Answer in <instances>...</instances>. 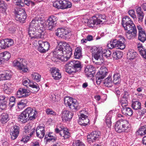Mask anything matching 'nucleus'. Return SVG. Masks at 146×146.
<instances>
[{
  "label": "nucleus",
  "mask_w": 146,
  "mask_h": 146,
  "mask_svg": "<svg viewBox=\"0 0 146 146\" xmlns=\"http://www.w3.org/2000/svg\"><path fill=\"white\" fill-rule=\"evenodd\" d=\"M37 114V112L35 109L28 107L19 115L18 119L19 121L25 123L29 120L35 119Z\"/></svg>",
  "instance_id": "1"
},
{
  "label": "nucleus",
  "mask_w": 146,
  "mask_h": 146,
  "mask_svg": "<svg viewBox=\"0 0 146 146\" xmlns=\"http://www.w3.org/2000/svg\"><path fill=\"white\" fill-rule=\"evenodd\" d=\"M63 44L62 42H58V44L55 48V64H60L62 62L67 60V58L62 55L63 53Z\"/></svg>",
  "instance_id": "2"
},
{
  "label": "nucleus",
  "mask_w": 146,
  "mask_h": 146,
  "mask_svg": "<svg viewBox=\"0 0 146 146\" xmlns=\"http://www.w3.org/2000/svg\"><path fill=\"white\" fill-rule=\"evenodd\" d=\"M130 125L127 121L120 119L116 123L115 128L117 132L120 133L124 131L127 132L130 130Z\"/></svg>",
  "instance_id": "3"
},
{
  "label": "nucleus",
  "mask_w": 146,
  "mask_h": 146,
  "mask_svg": "<svg viewBox=\"0 0 146 146\" xmlns=\"http://www.w3.org/2000/svg\"><path fill=\"white\" fill-rule=\"evenodd\" d=\"M122 24L124 29L127 30L129 33L133 32V34L137 33L136 27L133 24V22L128 16H125L122 20Z\"/></svg>",
  "instance_id": "4"
},
{
  "label": "nucleus",
  "mask_w": 146,
  "mask_h": 146,
  "mask_svg": "<svg viewBox=\"0 0 146 146\" xmlns=\"http://www.w3.org/2000/svg\"><path fill=\"white\" fill-rule=\"evenodd\" d=\"M106 21L104 15H100L96 17H93L92 19L89 20L87 24L89 27H93L100 24H102Z\"/></svg>",
  "instance_id": "5"
},
{
  "label": "nucleus",
  "mask_w": 146,
  "mask_h": 146,
  "mask_svg": "<svg viewBox=\"0 0 146 146\" xmlns=\"http://www.w3.org/2000/svg\"><path fill=\"white\" fill-rule=\"evenodd\" d=\"M125 41V39L123 37H121L118 40H113L112 42L108 44V46L110 47V48L111 49L116 48L117 49H123L125 47L124 44Z\"/></svg>",
  "instance_id": "6"
},
{
  "label": "nucleus",
  "mask_w": 146,
  "mask_h": 146,
  "mask_svg": "<svg viewBox=\"0 0 146 146\" xmlns=\"http://www.w3.org/2000/svg\"><path fill=\"white\" fill-rule=\"evenodd\" d=\"M13 63L14 66L24 72H27L28 70L27 62L25 59L19 58L17 60H14Z\"/></svg>",
  "instance_id": "7"
},
{
  "label": "nucleus",
  "mask_w": 146,
  "mask_h": 146,
  "mask_svg": "<svg viewBox=\"0 0 146 146\" xmlns=\"http://www.w3.org/2000/svg\"><path fill=\"white\" fill-rule=\"evenodd\" d=\"M28 33L31 38L39 39L43 37L44 33L41 30L36 29L35 28L30 27L29 28Z\"/></svg>",
  "instance_id": "8"
},
{
  "label": "nucleus",
  "mask_w": 146,
  "mask_h": 146,
  "mask_svg": "<svg viewBox=\"0 0 146 146\" xmlns=\"http://www.w3.org/2000/svg\"><path fill=\"white\" fill-rule=\"evenodd\" d=\"M64 103L67 106L69 107L72 110H77L78 106V104L76 100L71 97H66L64 99Z\"/></svg>",
  "instance_id": "9"
},
{
  "label": "nucleus",
  "mask_w": 146,
  "mask_h": 146,
  "mask_svg": "<svg viewBox=\"0 0 146 146\" xmlns=\"http://www.w3.org/2000/svg\"><path fill=\"white\" fill-rule=\"evenodd\" d=\"M91 50L94 58L96 60L99 61V63H103L104 61V58H103L102 52L100 51L99 49L95 46L92 48Z\"/></svg>",
  "instance_id": "10"
},
{
  "label": "nucleus",
  "mask_w": 146,
  "mask_h": 146,
  "mask_svg": "<svg viewBox=\"0 0 146 146\" xmlns=\"http://www.w3.org/2000/svg\"><path fill=\"white\" fill-rule=\"evenodd\" d=\"M15 14L16 20L20 22H24L26 18L25 11L24 10L20 9L19 10H15Z\"/></svg>",
  "instance_id": "11"
},
{
  "label": "nucleus",
  "mask_w": 146,
  "mask_h": 146,
  "mask_svg": "<svg viewBox=\"0 0 146 146\" xmlns=\"http://www.w3.org/2000/svg\"><path fill=\"white\" fill-rule=\"evenodd\" d=\"M23 84L27 87H28L29 86L31 87L32 88L31 90L33 93L37 92L39 90L38 85L36 83H32L28 79L24 80L23 82Z\"/></svg>",
  "instance_id": "12"
},
{
  "label": "nucleus",
  "mask_w": 146,
  "mask_h": 146,
  "mask_svg": "<svg viewBox=\"0 0 146 146\" xmlns=\"http://www.w3.org/2000/svg\"><path fill=\"white\" fill-rule=\"evenodd\" d=\"M55 133H59L61 136H63L64 138H68L70 136V133L64 129V127L61 124L57 126L55 129Z\"/></svg>",
  "instance_id": "13"
},
{
  "label": "nucleus",
  "mask_w": 146,
  "mask_h": 146,
  "mask_svg": "<svg viewBox=\"0 0 146 146\" xmlns=\"http://www.w3.org/2000/svg\"><path fill=\"white\" fill-rule=\"evenodd\" d=\"M101 134L99 131H93L90 134L87 136V140L90 143L91 142H93L96 140H98L100 137Z\"/></svg>",
  "instance_id": "14"
},
{
  "label": "nucleus",
  "mask_w": 146,
  "mask_h": 146,
  "mask_svg": "<svg viewBox=\"0 0 146 146\" xmlns=\"http://www.w3.org/2000/svg\"><path fill=\"white\" fill-rule=\"evenodd\" d=\"M108 70L105 67L101 69L100 71L96 75V82L97 84H100L101 80L103 79L107 74Z\"/></svg>",
  "instance_id": "15"
},
{
  "label": "nucleus",
  "mask_w": 146,
  "mask_h": 146,
  "mask_svg": "<svg viewBox=\"0 0 146 146\" xmlns=\"http://www.w3.org/2000/svg\"><path fill=\"white\" fill-rule=\"evenodd\" d=\"M38 49L40 52H45L49 50L50 45L48 42L40 40L38 41Z\"/></svg>",
  "instance_id": "16"
},
{
  "label": "nucleus",
  "mask_w": 146,
  "mask_h": 146,
  "mask_svg": "<svg viewBox=\"0 0 146 146\" xmlns=\"http://www.w3.org/2000/svg\"><path fill=\"white\" fill-rule=\"evenodd\" d=\"M63 54L65 57L67 58V60L70 57L72 54L71 48L68 44H63Z\"/></svg>",
  "instance_id": "17"
},
{
  "label": "nucleus",
  "mask_w": 146,
  "mask_h": 146,
  "mask_svg": "<svg viewBox=\"0 0 146 146\" xmlns=\"http://www.w3.org/2000/svg\"><path fill=\"white\" fill-rule=\"evenodd\" d=\"M73 115V113L69 111L63 110L61 113L62 120L65 122L69 121L72 119Z\"/></svg>",
  "instance_id": "18"
},
{
  "label": "nucleus",
  "mask_w": 146,
  "mask_h": 146,
  "mask_svg": "<svg viewBox=\"0 0 146 146\" xmlns=\"http://www.w3.org/2000/svg\"><path fill=\"white\" fill-rule=\"evenodd\" d=\"M30 94V91L28 90L23 88H20L16 94L18 98L25 97L28 96Z\"/></svg>",
  "instance_id": "19"
},
{
  "label": "nucleus",
  "mask_w": 146,
  "mask_h": 146,
  "mask_svg": "<svg viewBox=\"0 0 146 146\" xmlns=\"http://www.w3.org/2000/svg\"><path fill=\"white\" fill-rule=\"evenodd\" d=\"M95 68L92 65H88L85 68V72L87 77L94 76L95 74Z\"/></svg>",
  "instance_id": "20"
},
{
  "label": "nucleus",
  "mask_w": 146,
  "mask_h": 146,
  "mask_svg": "<svg viewBox=\"0 0 146 146\" xmlns=\"http://www.w3.org/2000/svg\"><path fill=\"white\" fill-rule=\"evenodd\" d=\"M35 130L34 128L29 124H27L24 128V130L23 134L25 135H28V137H31L33 134L35 132Z\"/></svg>",
  "instance_id": "21"
},
{
  "label": "nucleus",
  "mask_w": 146,
  "mask_h": 146,
  "mask_svg": "<svg viewBox=\"0 0 146 146\" xmlns=\"http://www.w3.org/2000/svg\"><path fill=\"white\" fill-rule=\"evenodd\" d=\"M9 99L4 95L0 96V111L5 110L6 107V104Z\"/></svg>",
  "instance_id": "22"
},
{
  "label": "nucleus",
  "mask_w": 146,
  "mask_h": 146,
  "mask_svg": "<svg viewBox=\"0 0 146 146\" xmlns=\"http://www.w3.org/2000/svg\"><path fill=\"white\" fill-rule=\"evenodd\" d=\"M36 136L39 138L42 139L45 135L44 128L42 126H38L36 130Z\"/></svg>",
  "instance_id": "23"
},
{
  "label": "nucleus",
  "mask_w": 146,
  "mask_h": 146,
  "mask_svg": "<svg viewBox=\"0 0 146 146\" xmlns=\"http://www.w3.org/2000/svg\"><path fill=\"white\" fill-rule=\"evenodd\" d=\"M53 18H54V17L53 16L50 17L46 22L45 25L49 30H52L53 28L54 23Z\"/></svg>",
  "instance_id": "24"
},
{
  "label": "nucleus",
  "mask_w": 146,
  "mask_h": 146,
  "mask_svg": "<svg viewBox=\"0 0 146 146\" xmlns=\"http://www.w3.org/2000/svg\"><path fill=\"white\" fill-rule=\"evenodd\" d=\"M12 76L11 73L8 71H6L0 74V80H5L10 79Z\"/></svg>",
  "instance_id": "25"
},
{
  "label": "nucleus",
  "mask_w": 146,
  "mask_h": 146,
  "mask_svg": "<svg viewBox=\"0 0 146 146\" xmlns=\"http://www.w3.org/2000/svg\"><path fill=\"white\" fill-rule=\"evenodd\" d=\"M2 88L3 89L5 93L9 94L12 92V88L11 84L9 83L6 82L2 86Z\"/></svg>",
  "instance_id": "26"
},
{
  "label": "nucleus",
  "mask_w": 146,
  "mask_h": 146,
  "mask_svg": "<svg viewBox=\"0 0 146 146\" xmlns=\"http://www.w3.org/2000/svg\"><path fill=\"white\" fill-rule=\"evenodd\" d=\"M137 48L141 56L146 60V50L143 47L142 44H139L137 45Z\"/></svg>",
  "instance_id": "27"
},
{
  "label": "nucleus",
  "mask_w": 146,
  "mask_h": 146,
  "mask_svg": "<svg viewBox=\"0 0 146 146\" xmlns=\"http://www.w3.org/2000/svg\"><path fill=\"white\" fill-rule=\"evenodd\" d=\"M127 57L129 60L133 59L137 55L136 52L133 50L129 49L127 54Z\"/></svg>",
  "instance_id": "28"
},
{
  "label": "nucleus",
  "mask_w": 146,
  "mask_h": 146,
  "mask_svg": "<svg viewBox=\"0 0 146 146\" xmlns=\"http://www.w3.org/2000/svg\"><path fill=\"white\" fill-rule=\"evenodd\" d=\"M70 62H68L66 64L65 66V68L66 70V71L69 74H70L76 72L74 69L73 68L72 65H71Z\"/></svg>",
  "instance_id": "29"
},
{
  "label": "nucleus",
  "mask_w": 146,
  "mask_h": 146,
  "mask_svg": "<svg viewBox=\"0 0 146 146\" xmlns=\"http://www.w3.org/2000/svg\"><path fill=\"white\" fill-rule=\"evenodd\" d=\"M70 62L75 71L77 69H80L81 68V64L80 61L74 60Z\"/></svg>",
  "instance_id": "30"
},
{
  "label": "nucleus",
  "mask_w": 146,
  "mask_h": 146,
  "mask_svg": "<svg viewBox=\"0 0 146 146\" xmlns=\"http://www.w3.org/2000/svg\"><path fill=\"white\" fill-rule=\"evenodd\" d=\"M121 111L123 114L129 116H131L133 113V110L129 107L122 108Z\"/></svg>",
  "instance_id": "31"
},
{
  "label": "nucleus",
  "mask_w": 146,
  "mask_h": 146,
  "mask_svg": "<svg viewBox=\"0 0 146 146\" xmlns=\"http://www.w3.org/2000/svg\"><path fill=\"white\" fill-rule=\"evenodd\" d=\"M141 103L138 101L133 100L132 101L131 106L135 110H137L141 108Z\"/></svg>",
  "instance_id": "32"
},
{
  "label": "nucleus",
  "mask_w": 146,
  "mask_h": 146,
  "mask_svg": "<svg viewBox=\"0 0 146 146\" xmlns=\"http://www.w3.org/2000/svg\"><path fill=\"white\" fill-rule=\"evenodd\" d=\"M0 121L2 123L4 124L9 120V115L6 113H3L1 116Z\"/></svg>",
  "instance_id": "33"
},
{
  "label": "nucleus",
  "mask_w": 146,
  "mask_h": 146,
  "mask_svg": "<svg viewBox=\"0 0 146 146\" xmlns=\"http://www.w3.org/2000/svg\"><path fill=\"white\" fill-rule=\"evenodd\" d=\"M75 58L78 59L82 57V52L81 48L77 47L75 50L74 53Z\"/></svg>",
  "instance_id": "34"
},
{
  "label": "nucleus",
  "mask_w": 146,
  "mask_h": 146,
  "mask_svg": "<svg viewBox=\"0 0 146 146\" xmlns=\"http://www.w3.org/2000/svg\"><path fill=\"white\" fill-rule=\"evenodd\" d=\"M104 84L108 87H111L112 86L113 82L111 76H108L104 81Z\"/></svg>",
  "instance_id": "35"
},
{
  "label": "nucleus",
  "mask_w": 146,
  "mask_h": 146,
  "mask_svg": "<svg viewBox=\"0 0 146 146\" xmlns=\"http://www.w3.org/2000/svg\"><path fill=\"white\" fill-rule=\"evenodd\" d=\"M38 28L37 29L39 30H41L42 32H44L45 30V27L46 26L44 24V21H43V19L42 18V20H39L38 22L37 23Z\"/></svg>",
  "instance_id": "36"
},
{
  "label": "nucleus",
  "mask_w": 146,
  "mask_h": 146,
  "mask_svg": "<svg viewBox=\"0 0 146 146\" xmlns=\"http://www.w3.org/2000/svg\"><path fill=\"white\" fill-rule=\"evenodd\" d=\"M138 39L143 42H144L146 40V34L145 31L139 33Z\"/></svg>",
  "instance_id": "37"
},
{
  "label": "nucleus",
  "mask_w": 146,
  "mask_h": 146,
  "mask_svg": "<svg viewBox=\"0 0 146 146\" xmlns=\"http://www.w3.org/2000/svg\"><path fill=\"white\" fill-rule=\"evenodd\" d=\"M138 134L141 136L146 134V125L141 127L137 131Z\"/></svg>",
  "instance_id": "38"
},
{
  "label": "nucleus",
  "mask_w": 146,
  "mask_h": 146,
  "mask_svg": "<svg viewBox=\"0 0 146 146\" xmlns=\"http://www.w3.org/2000/svg\"><path fill=\"white\" fill-rule=\"evenodd\" d=\"M89 120L88 118H86L85 120H83L82 119H80L78 121V123L82 126H86L89 124Z\"/></svg>",
  "instance_id": "39"
},
{
  "label": "nucleus",
  "mask_w": 146,
  "mask_h": 146,
  "mask_svg": "<svg viewBox=\"0 0 146 146\" xmlns=\"http://www.w3.org/2000/svg\"><path fill=\"white\" fill-rule=\"evenodd\" d=\"M112 56L113 58L115 59H117L122 57L123 53L120 51H116L113 53Z\"/></svg>",
  "instance_id": "40"
},
{
  "label": "nucleus",
  "mask_w": 146,
  "mask_h": 146,
  "mask_svg": "<svg viewBox=\"0 0 146 146\" xmlns=\"http://www.w3.org/2000/svg\"><path fill=\"white\" fill-rule=\"evenodd\" d=\"M113 83L115 84H119L120 81V75L119 73H116L113 76Z\"/></svg>",
  "instance_id": "41"
},
{
  "label": "nucleus",
  "mask_w": 146,
  "mask_h": 146,
  "mask_svg": "<svg viewBox=\"0 0 146 146\" xmlns=\"http://www.w3.org/2000/svg\"><path fill=\"white\" fill-rule=\"evenodd\" d=\"M72 6V3L70 1L67 0H64L63 3L62 9H65L70 8Z\"/></svg>",
  "instance_id": "42"
},
{
  "label": "nucleus",
  "mask_w": 146,
  "mask_h": 146,
  "mask_svg": "<svg viewBox=\"0 0 146 146\" xmlns=\"http://www.w3.org/2000/svg\"><path fill=\"white\" fill-rule=\"evenodd\" d=\"M1 56L2 57L3 61L4 60H7L11 57V54L7 52H5L3 53H1Z\"/></svg>",
  "instance_id": "43"
},
{
  "label": "nucleus",
  "mask_w": 146,
  "mask_h": 146,
  "mask_svg": "<svg viewBox=\"0 0 146 146\" xmlns=\"http://www.w3.org/2000/svg\"><path fill=\"white\" fill-rule=\"evenodd\" d=\"M70 31L67 29H64V32L63 33L62 38L65 39L69 38L71 35Z\"/></svg>",
  "instance_id": "44"
},
{
  "label": "nucleus",
  "mask_w": 146,
  "mask_h": 146,
  "mask_svg": "<svg viewBox=\"0 0 146 146\" xmlns=\"http://www.w3.org/2000/svg\"><path fill=\"white\" fill-rule=\"evenodd\" d=\"M39 20H42V18L40 17H35L32 20L31 22L30 23L29 25V28L30 27L34 28V24L36 22L38 23Z\"/></svg>",
  "instance_id": "45"
},
{
  "label": "nucleus",
  "mask_w": 146,
  "mask_h": 146,
  "mask_svg": "<svg viewBox=\"0 0 146 146\" xmlns=\"http://www.w3.org/2000/svg\"><path fill=\"white\" fill-rule=\"evenodd\" d=\"M31 76L32 78L37 82H39L40 80L41 76L37 73H33L31 74Z\"/></svg>",
  "instance_id": "46"
},
{
  "label": "nucleus",
  "mask_w": 146,
  "mask_h": 146,
  "mask_svg": "<svg viewBox=\"0 0 146 146\" xmlns=\"http://www.w3.org/2000/svg\"><path fill=\"white\" fill-rule=\"evenodd\" d=\"M6 48L12 45L14 43L13 39L11 38H6L4 39Z\"/></svg>",
  "instance_id": "47"
},
{
  "label": "nucleus",
  "mask_w": 146,
  "mask_h": 146,
  "mask_svg": "<svg viewBox=\"0 0 146 146\" xmlns=\"http://www.w3.org/2000/svg\"><path fill=\"white\" fill-rule=\"evenodd\" d=\"M7 4L4 1L0 0V8L2 11L5 12L7 9Z\"/></svg>",
  "instance_id": "48"
},
{
  "label": "nucleus",
  "mask_w": 146,
  "mask_h": 146,
  "mask_svg": "<svg viewBox=\"0 0 146 146\" xmlns=\"http://www.w3.org/2000/svg\"><path fill=\"white\" fill-rule=\"evenodd\" d=\"M26 100H21L17 103L18 107L20 109H22L26 105Z\"/></svg>",
  "instance_id": "49"
},
{
  "label": "nucleus",
  "mask_w": 146,
  "mask_h": 146,
  "mask_svg": "<svg viewBox=\"0 0 146 146\" xmlns=\"http://www.w3.org/2000/svg\"><path fill=\"white\" fill-rule=\"evenodd\" d=\"M63 1L57 0L55 1V8L58 9H62Z\"/></svg>",
  "instance_id": "50"
},
{
  "label": "nucleus",
  "mask_w": 146,
  "mask_h": 146,
  "mask_svg": "<svg viewBox=\"0 0 146 146\" xmlns=\"http://www.w3.org/2000/svg\"><path fill=\"white\" fill-rule=\"evenodd\" d=\"M111 116L107 115L106 116V123L108 127H110L111 126Z\"/></svg>",
  "instance_id": "51"
},
{
  "label": "nucleus",
  "mask_w": 146,
  "mask_h": 146,
  "mask_svg": "<svg viewBox=\"0 0 146 146\" xmlns=\"http://www.w3.org/2000/svg\"><path fill=\"white\" fill-rule=\"evenodd\" d=\"M103 55V58L106 57L108 58V57H110L111 55V51L109 50H105L102 52Z\"/></svg>",
  "instance_id": "52"
},
{
  "label": "nucleus",
  "mask_w": 146,
  "mask_h": 146,
  "mask_svg": "<svg viewBox=\"0 0 146 146\" xmlns=\"http://www.w3.org/2000/svg\"><path fill=\"white\" fill-rule=\"evenodd\" d=\"M64 28H60L57 29L56 35L57 36L62 38L63 33L64 32Z\"/></svg>",
  "instance_id": "53"
},
{
  "label": "nucleus",
  "mask_w": 146,
  "mask_h": 146,
  "mask_svg": "<svg viewBox=\"0 0 146 146\" xmlns=\"http://www.w3.org/2000/svg\"><path fill=\"white\" fill-rule=\"evenodd\" d=\"M13 2L16 3L17 8H21L24 5V3L22 2L21 0H13Z\"/></svg>",
  "instance_id": "54"
},
{
  "label": "nucleus",
  "mask_w": 146,
  "mask_h": 146,
  "mask_svg": "<svg viewBox=\"0 0 146 146\" xmlns=\"http://www.w3.org/2000/svg\"><path fill=\"white\" fill-rule=\"evenodd\" d=\"M19 127L18 126L15 125L12 127L11 130L10 131L15 133L19 134Z\"/></svg>",
  "instance_id": "55"
},
{
  "label": "nucleus",
  "mask_w": 146,
  "mask_h": 146,
  "mask_svg": "<svg viewBox=\"0 0 146 146\" xmlns=\"http://www.w3.org/2000/svg\"><path fill=\"white\" fill-rule=\"evenodd\" d=\"M55 80H58L61 78L62 75L61 73L60 72V70L58 69H55Z\"/></svg>",
  "instance_id": "56"
},
{
  "label": "nucleus",
  "mask_w": 146,
  "mask_h": 146,
  "mask_svg": "<svg viewBox=\"0 0 146 146\" xmlns=\"http://www.w3.org/2000/svg\"><path fill=\"white\" fill-rule=\"evenodd\" d=\"M129 15L133 19L136 20L137 19L136 16L135 14V12L134 10H131L128 11Z\"/></svg>",
  "instance_id": "57"
},
{
  "label": "nucleus",
  "mask_w": 146,
  "mask_h": 146,
  "mask_svg": "<svg viewBox=\"0 0 146 146\" xmlns=\"http://www.w3.org/2000/svg\"><path fill=\"white\" fill-rule=\"evenodd\" d=\"M73 146H85L84 144L80 140H77L73 143Z\"/></svg>",
  "instance_id": "58"
},
{
  "label": "nucleus",
  "mask_w": 146,
  "mask_h": 146,
  "mask_svg": "<svg viewBox=\"0 0 146 146\" xmlns=\"http://www.w3.org/2000/svg\"><path fill=\"white\" fill-rule=\"evenodd\" d=\"M48 136L50 138L48 139H46L47 141H50L52 140V142H53L55 141V139H54V137L50 133H49L48 135H46L45 137V139L47 138L48 137Z\"/></svg>",
  "instance_id": "59"
},
{
  "label": "nucleus",
  "mask_w": 146,
  "mask_h": 146,
  "mask_svg": "<svg viewBox=\"0 0 146 146\" xmlns=\"http://www.w3.org/2000/svg\"><path fill=\"white\" fill-rule=\"evenodd\" d=\"M137 17L138 18V21L139 22H141L142 21L144 17V13H142L137 14Z\"/></svg>",
  "instance_id": "60"
},
{
  "label": "nucleus",
  "mask_w": 146,
  "mask_h": 146,
  "mask_svg": "<svg viewBox=\"0 0 146 146\" xmlns=\"http://www.w3.org/2000/svg\"><path fill=\"white\" fill-rule=\"evenodd\" d=\"M133 33L132 32L131 33H129L127 31L126 34V36L129 39H131L132 37V35L133 36H135L137 35V33H135V34H133Z\"/></svg>",
  "instance_id": "61"
},
{
  "label": "nucleus",
  "mask_w": 146,
  "mask_h": 146,
  "mask_svg": "<svg viewBox=\"0 0 146 146\" xmlns=\"http://www.w3.org/2000/svg\"><path fill=\"white\" fill-rule=\"evenodd\" d=\"M11 135V138L12 140H14L17 138L19 134L16 133H12V132H10Z\"/></svg>",
  "instance_id": "62"
},
{
  "label": "nucleus",
  "mask_w": 146,
  "mask_h": 146,
  "mask_svg": "<svg viewBox=\"0 0 146 146\" xmlns=\"http://www.w3.org/2000/svg\"><path fill=\"white\" fill-rule=\"evenodd\" d=\"M0 47L1 48L4 49L6 48L4 39L0 41Z\"/></svg>",
  "instance_id": "63"
},
{
  "label": "nucleus",
  "mask_w": 146,
  "mask_h": 146,
  "mask_svg": "<svg viewBox=\"0 0 146 146\" xmlns=\"http://www.w3.org/2000/svg\"><path fill=\"white\" fill-rule=\"evenodd\" d=\"M50 72L53 78L54 79H55V76H54V73L55 72V68L52 67L50 68Z\"/></svg>",
  "instance_id": "64"
}]
</instances>
